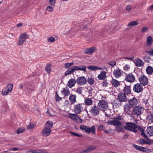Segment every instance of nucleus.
Instances as JSON below:
<instances>
[{
    "mask_svg": "<svg viewBox=\"0 0 153 153\" xmlns=\"http://www.w3.org/2000/svg\"><path fill=\"white\" fill-rule=\"evenodd\" d=\"M138 25V23H137V21H132V22H130L128 24V27L130 26H134L136 25Z\"/></svg>",
    "mask_w": 153,
    "mask_h": 153,
    "instance_id": "obj_40",
    "label": "nucleus"
},
{
    "mask_svg": "<svg viewBox=\"0 0 153 153\" xmlns=\"http://www.w3.org/2000/svg\"><path fill=\"white\" fill-rule=\"evenodd\" d=\"M137 126L134 123L131 122H126V125L124 126L125 129L129 131H132L134 133L137 132L136 128Z\"/></svg>",
    "mask_w": 153,
    "mask_h": 153,
    "instance_id": "obj_2",
    "label": "nucleus"
},
{
    "mask_svg": "<svg viewBox=\"0 0 153 153\" xmlns=\"http://www.w3.org/2000/svg\"><path fill=\"white\" fill-rule=\"evenodd\" d=\"M25 129L24 128H18L17 131V134H20L23 132Z\"/></svg>",
    "mask_w": 153,
    "mask_h": 153,
    "instance_id": "obj_45",
    "label": "nucleus"
},
{
    "mask_svg": "<svg viewBox=\"0 0 153 153\" xmlns=\"http://www.w3.org/2000/svg\"><path fill=\"white\" fill-rule=\"evenodd\" d=\"M104 128V126L102 125H100L98 127V129L100 131H102L103 130Z\"/></svg>",
    "mask_w": 153,
    "mask_h": 153,
    "instance_id": "obj_57",
    "label": "nucleus"
},
{
    "mask_svg": "<svg viewBox=\"0 0 153 153\" xmlns=\"http://www.w3.org/2000/svg\"><path fill=\"white\" fill-rule=\"evenodd\" d=\"M87 126L85 125H81L80 127V128L82 129V130H83L85 129V128Z\"/></svg>",
    "mask_w": 153,
    "mask_h": 153,
    "instance_id": "obj_62",
    "label": "nucleus"
},
{
    "mask_svg": "<svg viewBox=\"0 0 153 153\" xmlns=\"http://www.w3.org/2000/svg\"><path fill=\"white\" fill-rule=\"evenodd\" d=\"M123 91L126 94H130L131 93L130 87L129 86L126 85L124 88Z\"/></svg>",
    "mask_w": 153,
    "mask_h": 153,
    "instance_id": "obj_30",
    "label": "nucleus"
},
{
    "mask_svg": "<svg viewBox=\"0 0 153 153\" xmlns=\"http://www.w3.org/2000/svg\"><path fill=\"white\" fill-rule=\"evenodd\" d=\"M146 53L150 56L153 55V48L151 49L150 50H147L146 51Z\"/></svg>",
    "mask_w": 153,
    "mask_h": 153,
    "instance_id": "obj_46",
    "label": "nucleus"
},
{
    "mask_svg": "<svg viewBox=\"0 0 153 153\" xmlns=\"http://www.w3.org/2000/svg\"><path fill=\"white\" fill-rule=\"evenodd\" d=\"M74 71H86V67L84 65H81L79 66H73Z\"/></svg>",
    "mask_w": 153,
    "mask_h": 153,
    "instance_id": "obj_22",
    "label": "nucleus"
},
{
    "mask_svg": "<svg viewBox=\"0 0 153 153\" xmlns=\"http://www.w3.org/2000/svg\"><path fill=\"white\" fill-rule=\"evenodd\" d=\"M87 152H88L93 151L96 149V147L94 146H89L88 148H87Z\"/></svg>",
    "mask_w": 153,
    "mask_h": 153,
    "instance_id": "obj_44",
    "label": "nucleus"
},
{
    "mask_svg": "<svg viewBox=\"0 0 153 153\" xmlns=\"http://www.w3.org/2000/svg\"><path fill=\"white\" fill-rule=\"evenodd\" d=\"M130 66L128 65L127 64L123 67V69L124 70L127 71L130 68Z\"/></svg>",
    "mask_w": 153,
    "mask_h": 153,
    "instance_id": "obj_54",
    "label": "nucleus"
},
{
    "mask_svg": "<svg viewBox=\"0 0 153 153\" xmlns=\"http://www.w3.org/2000/svg\"><path fill=\"white\" fill-rule=\"evenodd\" d=\"M107 123L108 124L115 126L116 127L117 126L121 125V122L118 120H116L114 118L113 120L108 121L107 122Z\"/></svg>",
    "mask_w": 153,
    "mask_h": 153,
    "instance_id": "obj_17",
    "label": "nucleus"
},
{
    "mask_svg": "<svg viewBox=\"0 0 153 153\" xmlns=\"http://www.w3.org/2000/svg\"><path fill=\"white\" fill-rule=\"evenodd\" d=\"M116 130L118 132H120L124 131V128L123 126H121V125L117 126L116 127Z\"/></svg>",
    "mask_w": 153,
    "mask_h": 153,
    "instance_id": "obj_36",
    "label": "nucleus"
},
{
    "mask_svg": "<svg viewBox=\"0 0 153 153\" xmlns=\"http://www.w3.org/2000/svg\"><path fill=\"white\" fill-rule=\"evenodd\" d=\"M28 37V35L26 33L21 34L19 38L18 45H21L23 44L25 41L26 39Z\"/></svg>",
    "mask_w": 153,
    "mask_h": 153,
    "instance_id": "obj_8",
    "label": "nucleus"
},
{
    "mask_svg": "<svg viewBox=\"0 0 153 153\" xmlns=\"http://www.w3.org/2000/svg\"><path fill=\"white\" fill-rule=\"evenodd\" d=\"M111 83L113 86L115 87H117L119 85L120 83L117 80L113 79L111 81Z\"/></svg>",
    "mask_w": 153,
    "mask_h": 153,
    "instance_id": "obj_34",
    "label": "nucleus"
},
{
    "mask_svg": "<svg viewBox=\"0 0 153 153\" xmlns=\"http://www.w3.org/2000/svg\"><path fill=\"white\" fill-rule=\"evenodd\" d=\"M138 142L140 143L142 145L149 144L148 141L145 140L143 139H140L139 140Z\"/></svg>",
    "mask_w": 153,
    "mask_h": 153,
    "instance_id": "obj_42",
    "label": "nucleus"
},
{
    "mask_svg": "<svg viewBox=\"0 0 153 153\" xmlns=\"http://www.w3.org/2000/svg\"><path fill=\"white\" fill-rule=\"evenodd\" d=\"M85 102L86 105H90L92 104L93 101L91 98L87 97L85 99Z\"/></svg>",
    "mask_w": 153,
    "mask_h": 153,
    "instance_id": "obj_32",
    "label": "nucleus"
},
{
    "mask_svg": "<svg viewBox=\"0 0 153 153\" xmlns=\"http://www.w3.org/2000/svg\"><path fill=\"white\" fill-rule=\"evenodd\" d=\"M35 127V125L33 124H30L28 126L27 128L29 129H31Z\"/></svg>",
    "mask_w": 153,
    "mask_h": 153,
    "instance_id": "obj_53",
    "label": "nucleus"
},
{
    "mask_svg": "<svg viewBox=\"0 0 153 153\" xmlns=\"http://www.w3.org/2000/svg\"><path fill=\"white\" fill-rule=\"evenodd\" d=\"M55 41L54 38L53 37H49L48 39V41L49 42H53Z\"/></svg>",
    "mask_w": 153,
    "mask_h": 153,
    "instance_id": "obj_47",
    "label": "nucleus"
},
{
    "mask_svg": "<svg viewBox=\"0 0 153 153\" xmlns=\"http://www.w3.org/2000/svg\"><path fill=\"white\" fill-rule=\"evenodd\" d=\"M131 6L130 5L128 4L126 7V10H129L131 8Z\"/></svg>",
    "mask_w": 153,
    "mask_h": 153,
    "instance_id": "obj_59",
    "label": "nucleus"
},
{
    "mask_svg": "<svg viewBox=\"0 0 153 153\" xmlns=\"http://www.w3.org/2000/svg\"><path fill=\"white\" fill-rule=\"evenodd\" d=\"M47 10L50 12H52L53 10V9L52 7L50 6H48L47 7Z\"/></svg>",
    "mask_w": 153,
    "mask_h": 153,
    "instance_id": "obj_56",
    "label": "nucleus"
},
{
    "mask_svg": "<svg viewBox=\"0 0 153 153\" xmlns=\"http://www.w3.org/2000/svg\"><path fill=\"white\" fill-rule=\"evenodd\" d=\"M128 103L132 106H135L138 103V101L137 98L133 97L132 99H129L128 100Z\"/></svg>",
    "mask_w": 153,
    "mask_h": 153,
    "instance_id": "obj_21",
    "label": "nucleus"
},
{
    "mask_svg": "<svg viewBox=\"0 0 153 153\" xmlns=\"http://www.w3.org/2000/svg\"><path fill=\"white\" fill-rule=\"evenodd\" d=\"M106 72L104 71L101 72L98 76V79L100 80L105 79L106 78Z\"/></svg>",
    "mask_w": 153,
    "mask_h": 153,
    "instance_id": "obj_25",
    "label": "nucleus"
},
{
    "mask_svg": "<svg viewBox=\"0 0 153 153\" xmlns=\"http://www.w3.org/2000/svg\"><path fill=\"white\" fill-rule=\"evenodd\" d=\"M139 81L141 85L144 86L146 85L148 82L147 78L144 75L140 76L139 78Z\"/></svg>",
    "mask_w": 153,
    "mask_h": 153,
    "instance_id": "obj_12",
    "label": "nucleus"
},
{
    "mask_svg": "<svg viewBox=\"0 0 153 153\" xmlns=\"http://www.w3.org/2000/svg\"><path fill=\"white\" fill-rule=\"evenodd\" d=\"M95 51V48L91 47L89 48L86 49L85 51V53L89 55L92 54Z\"/></svg>",
    "mask_w": 153,
    "mask_h": 153,
    "instance_id": "obj_28",
    "label": "nucleus"
},
{
    "mask_svg": "<svg viewBox=\"0 0 153 153\" xmlns=\"http://www.w3.org/2000/svg\"><path fill=\"white\" fill-rule=\"evenodd\" d=\"M82 108L81 105L78 104L74 105V110L76 114H79L82 111Z\"/></svg>",
    "mask_w": 153,
    "mask_h": 153,
    "instance_id": "obj_19",
    "label": "nucleus"
},
{
    "mask_svg": "<svg viewBox=\"0 0 153 153\" xmlns=\"http://www.w3.org/2000/svg\"><path fill=\"white\" fill-rule=\"evenodd\" d=\"M102 85L106 87L108 85V83L105 81H103L102 82Z\"/></svg>",
    "mask_w": 153,
    "mask_h": 153,
    "instance_id": "obj_61",
    "label": "nucleus"
},
{
    "mask_svg": "<svg viewBox=\"0 0 153 153\" xmlns=\"http://www.w3.org/2000/svg\"><path fill=\"white\" fill-rule=\"evenodd\" d=\"M55 98L56 101L57 102H59L62 100V98L59 97V95L57 94L56 92V93Z\"/></svg>",
    "mask_w": 153,
    "mask_h": 153,
    "instance_id": "obj_48",
    "label": "nucleus"
},
{
    "mask_svg": "<svg viewBox=\"0 0 153 153\" xmlns=\"http://www.w3.org/2000/svg\"><path fill=\"white\" fill-rule=\"evenodd\" d=\"M56 0H49V3L51 5H54L56 3Z\"/></svg>",
    "mask_w": 153,
    "mask_h": 153,
    "instance_id": "obj_55",
    "label": "nucleus"
},
{
    "mask_svg": "<svg viewBox=\"0 0 153 153\" xmlns=\"http://www.w3.org/2000/svg\"><path fill=\"white\" fill-rule=\"evenodd\" d=\"M68 117L77 123L80 124L82 122V120L76 114L70 113L69 114Z\"/></svg>",
    "mask_w": 153,
    "mask_h": 153,
    "instance_id": "obj_3",
    "label": "nucleus"
},
{
    "mask_svg": "<svg viewBox=\"0 0 153 153\" xmlns=\"http://www.w3.org/2000/svg\"><path fill=\"white\" fill-rule=\"evenodd\" d=\"M69 99L71 104H74L76 101V96L75 95L71 94L70 95Z\"/></svg>",
    "mask_w": 153,
    "mask_h": 153,
    "instance_id": "obj_33",
    "label": "nucleus"
},
{
    "mask_svg": "<svg viewBox=\"0 0 153 153\" xmlns=\"http://www.w3.org/2000/svg\"><path fill=\"white\" fill-rule=\"evenodd\" d=\"M148 119L152 123H153V114H151L148 116Z\"/></svg>",
    "mask_w": 153,
    "mask_h": 153,
    "instance_id": "obj_52",
    "label": "nucleus"
},
{
    "mask_svg": "<svg viewBox=\"0 0 153 153\" xmlns=\"http://www.w3.org/2000/svg\"><path fill=\"white\" fill-rule=\"evenodd\" d=\"M98 106L100 110L105 111L108 108V103L105 100H100L98 103Z\"/></svg>",
    "mask_w": 153,
    "mask_h": 153,
    "instance_id": "obj_5",
    "label": "nucleus"
},
{
    "mask_svg": "<svg viewBox=\"0 0 153 153\" xmlns=\"http://www.w3.org/2000/svg\"><path fill=\"white\" fill-rule=\"evenodd\" d=\"M34 153H42V151L40 150H34Z\"/></svg>",
    "mask_w": 153,
    "mask_h": 153,
    "instance_id": "obj_63",
    "label": "nucleus"
},
{
    "mask_svg": "<svg viewBox=\"0 0 153 153\" xmlns=\"http://www.w3.org/2000/svg\"><path fill=\"white\" fill-rule=\"evenodd\" d=\"M125 79L128 82H132L135 80V78L134 76L130 73L126 76Z\"/></svg>",
    "mask_w": 153,
    "mask_h": 153,
    "instance_id": "obj_18",
    "label": "nucleus"
},
{
    "mask_svg": "<svg viewBox=\"0 0 153 153\" xmlns=\"http://www.w3.org/2000/svg\"><path fill=\"white\" fill-rule=\"evenodd\" d=\"M146 132L147 134L149 135L150 136H153V126L148 127Z\"/></svg>",
    "mask_w": 153,
    "mask_h": 153,
    "instance_id": "obj_24",
    "label": "nucleus"
},
{
    "mask_svg": "<svg viewBox=\"0 0 153 153\" xmlns=\"http://www.w3.org/2000/svg\"><path fill=\"white\" fill-rule=\"evenodd\" d=\"M82 88L79 87L76 90V92L79 94H81L82 92Z\"/></svg>",
    "mask_w": 153,
    "mask_h": 153,
    "instance_id": "obj_49",
    "label": "nucleus"
},
{
    "mask_svg": "<svg viewBox=\"0 0 153 153\" xmlns=\"http://www.w3.org/2000/svg\"><path fill=\"white\" fill-rule=\"evenodd\" d=\"M122 73L123 71L119 68L116 69L113 72V75L116 78L120 77L122 75Z\"/></svg>",
    "mask_w": 153,
    "mask_h": 153,
    "instance_id": "obj_15",
    "label": "nucleus"
},
{
    "mask_svg": "<svg viewBox=\"0 0 153 153\" xmlns=\"http://www.w3.org/2000/svg\"><path fill=\"white\" fill-rule=\"evenodd\" d=\"M51 65L49 63L47 64L46 65L45 70L48 73H50L51 71Z\"/></svg>",
    "mask_w": 153,
    "mask_h": 153,
    "instance_id": "obj_39",
    "label": "nucleus"
},
{
    "mask_svg": "<svg viewBox=\"0 0 153 153\" xmlns=\"http://www.w3.org/2000/svg\"><path fill=\"white\" fill-rule=\"evenodd\" d=\"M74 62H72L71 63H67L65 64V68H68L70 67L73 65Z\"/></svg>",
    "mask_w": 153,
    "mask_h": 153,
    "instance_id": "obj_43",
    "label": "nucleus"
},
{
    "mask_svg": "<svg viewBox=\"0 0 153 153\" xmlns=\"http://www.w3.org/2000/svg\"><path fill=\"white\" fill-rule=\"evenodd\" d=\"M142 102L148 107L150 106L152 108H153V97H150L147 100L144 99L143 100Z\"/></svg>",
    "mask_w": 153,
    "mask_h": 153,
    "instance_id": "obj_10",
    "label": "nucleus"
},
{
    "mask_svg": "<svg viewBox=\"0 0 153 153\" xmlns=\"http://www.w3.org/2000/svg\"><path fill=\"white\" fill-rule=\"evenodd\" d=\"M133 62L135 65L137 67H142L144 65V62L143 61L139 58L135 59L133 61Z\"/></svg>",
    "mask_w": 153,
    "mask_h": 153,
    "instance_id": "obj_16",
    "label": "nucleus"
},
{
    "mask_svg": "<svg viewBox=\"0 0 153 153\" xmlns=\"http://www.w3.org/2000/svg\"><path fill=\"white\" fill-rule=\"evenodd\" d=\"M125 58L128 60L133 61L134 57V56H132L130 57H125Z\"/></svg>",
    "mask_w": 153,
    "mask_h": 153,
    "instance_id": "obj_60",
    "label": "nucleus"
},
{
    "mask_svg": "<svg viewBox=\"0 0 153 153\" xmlns=\"http://www.w3.org/2000/svg\"><path fill=\"white\" fill-rule=\"evenodd\" d=\"M100 110L98 106H94L91 107L89 112L92 116H96L99 114Z\"/></svg>",
    "mask_w": 153,
    "mask_h": 153,
    "instance_id": "obj_6",
    "label": "nucleus"
},
{
    "mask_svg": "<svg viewBox=\"0 0 153 153\" xmlns=\"http://www.w3.org/2000/svg\"><path fill=\"white\" fill-rule=\"evenodd\" d=\"M140 84H135L133 87L134 91L137 93H139L142 92L143 90V88Z\"/></svg>",
    "mask_w": 153,
    "mask_h": 153,
    "instance_id": "obj_13",
    "label": "nucleus"
},
{
    "mask_svg": "<svg viewBox=\"0 0 153 153\" xmlns=\"http://www.w3.org/2000/svg\"><path fill=\"white\" fill-rule=\"evenodd\" d=\"M34 150H30L26 152V153H34Z\"/></svg>",
    "mask_w": 153,
    "mask_h": 153,
    "instance_id": "obj_64",
    "label": "nucleus"
},
{
    "mask_svg": "<svg viewBox=\"0 0 153 153\" xmlns=\"http://www.w3.org/2000/svg\"><path fill=\"white\" fill-rule=\"evenodd\" d=\"M137 128L138 130L141 132V136L144 137L146 139H148V137L145 134L144 130L140 126H139Z\"/></svg>",
    "mask_w": 153,
    "mask_h": 153,
    "instance_id": "obj_31",
    "label": "nucleus"
},
{
    "mask_svg": "<svg viewBox=\"0 0 153 153\" xmlns=\"http://www.w3.org/2000/svg\"><path fill=\"white\" fill-rule=\"evenodd\" d=\"M147 73L149 75H151L153 72V69L152 67L149 66L146 68Z\"/></svg>",
    "mask_w": 153,
    "mask_h": 153,
    "instance_id": "obj_35",
    "label": "nucleus"
},
{
    "mask_svg": "<svg viewBox=\"0 0 153 153\" xmlns=\"http://www.w3.org/2000/svg\"><path fill=\"white\" fill-rule=\"evenodd\" d=\"M79 152L80 153H88L87 152V149H85L82 150H80L79 151Z\"/></svg>",
    "mask_w": 153,
    "mask_h": 153,
    "instance_id": "obj_58",
    "label": "nucleus"
},
{
    "mask_svg": "<svg viewBox=\"0 0 153 153\" xmlns=\"http://www.w3.org/2000/svg\"><path fill=\"white\" fill-rule=\"evenodd\" d=\"M87 81L91 85H93L94 82V79L91 77H88L87 79Z\"/></svg>",
    "mask_w": 153,
    "mask_h": 153,
    "instance_id": "obj_38",
    "label": "nucleus"
},
{
    "mask_svg": "<svg viewBox=\"0 0 153 153\" xmlns=\"http://www.w3.org/2000/svg\"><path fill=\"white\" fill-rule=\"evenodd\" d=\"M13 87V85L12 84H8L6 87L3 88L2 90L3 95H6L10 93L12 90Z\"/></svg>",
    "mask_w": 153,
    "mask_h": 153,
    "instance_id": "obj_7",
    "label": "nucleus"
},
{
    "mask_svg": "<svg viewBox=\"0 0 153 153\" xmlns=\"http://www.w3.org/2000/svg\"><path fill=\"white\" fill-rule=\"evenodd\" d=\"M117 100L120 102H124L127 101L128 98L125 94L120 92L118 95Z\"/></svg>",
    "mask_w": 153,
    "mask_h": 153,
    "instance_id": "obj_9",
    "label": "nucleus"
},
{
    "mask_svg": "<svg viewBox=\"0 0 153 153\" xmlns=\"http://www.w3.org/2000/svg\"><path fill=\"white\" fill-rule=\"evenodd\" d=\"M132 107L128 103H126L123 106L124 112L126 113H128Z\"/></svg>",
    "mask_w": 153,
    "mask_h": 153,
    "instance_id": "obj_26",
    "label": "nucleus"
},
{
    "mask_svg": "<svg viewBox=\"0 0 153 153\" xmlns=\"http://www.w3.org/2000/svg\"><path fill=\"white\" fill-rule=\"evenodd\" d=\"M148 29V28L147 27L144 26L142 28L141 31L142 33H144L147 31Z\"/></svg>",
    "mask_w": 153,
    "mask_h": 153,
    "instance_id": "obj_50",
    "label": "nucleus"
},
{
    "mask_svg": "<svg viewBox=\"0 0 153 153\" xmlns=\"http://www.w3.org/2000/svg\"><path fill=\"white\" fill-rule=\"evenodd\" d=\"M107 64L113 67L116 65V61L112 60L108 62H107Z\"/></svg>",
    "mask_w": 153,
    "mask_h": 153,
    "instance_id": "obj_41",
    "label": "nucleus"
},
{
    "mask_svg": "<svg viewBox=\"0 0 153 153\" xmlns=\"http://www.w3.org/2000/svg\"><path fill=\"white\" fill-rule=\"evenodd\" d=\"M143 107L140 105L134 107L132 110L133 114L137 116L141 115L143 113Z\"/></svg>",
    "mask_w": 153,
    "mask_h": 153,
    "instance_id": "obj_4",
    "label": "nucleus"
},
{
    "mask_svg": "<svg viewBox=\"0 0 153 153\" xmlns=\"http://www.w3.org/2000/svg\"><path fill=\"white\" fill-rule=\"evenodd\" d=\"M61 93L65 97L68 96L70 93L69 89L67 87L63 88L61 91Z\"/></svg>",
    "mask_w": 153,
    "mask_h": 153,
    "instance_id": "obj_20",
    "label": "nucleus"
},
{
    "mask_svg": "<svg viewBox=\"0 0 153 153\" xmlns=\"http://www.w3.org/2000/svg\"><path fill=\"white\" fill-rule=\"evenodd\" d=\"M76 82V80L74 79H71L68 81L67 86L69 88H71L73 87Z\"/></svg>",
    "mask_w": 153,
    "mask_h": 153,
    "instance_id": "obj_23",
    "label": "nucleus"
},
{
    "mask_svg": "<svg viewBox=\"0 0 153 153\" xmlns=\"http://www.w3.org/2000/svg\"><path fill=\"white\" fill-rule=\"evenodd\" d=\"M86 82L87 80L84 76H79L76 79L77 83L80 85H84Z\"/></svg>",
    "mask_w": 153,
    "mask_h": 153,
    "instance_id": "obj_11",
    "label": "nucleus"
},
{
    "mask_svg": "<svg viewBox=\"0 0 153 153\" xmlns=\"http://www.w3.org/2000/svg\"><path fill=\"white\" fill-rule=\"evenodd\" d=\"M74 71V69L73 68V67H72L71 68L69 69L67 71H66L65 73V76H67L69 74H71V73H73Z\"/></svg>",
    "mask_w": 153,
    "mask_h": 153,
    "instance_id": "obj_37",
    "label": "nucleus"
},
{
    "mask_svg": "<svg viewBox=\"0 0 153 153\" xmlns=\"http://www.w3.org/2000/svg\"><path fill=\"white\" fill-rule=\"evenodd\" d=\"M53 123L51 121H48L46 122L44 126V128L41 132V134L44 137L49 136L51 132V129L53 126Z\"/></svg>",
    "mask_w": 153,
    "mask_h": 153,
    "instance_id": "obj_1",
    "label": "nucleus"
},
{
    "mask_svg": "<svg viewBox=\"0 0 153 153\" xmlns=\"http://www.w3.org/2000/svg\"><path fill=\"white\" fill-rule=\"evenodd\" d=\"M147 45L148 47H150L153 43V40L151 36H148L146 39Z\"/></svg>",
    "mask_w": 153,
    "mask_h": 153,
    "instance_id": "obj_27",
    "label": "nucleus"
},
{
    "mask_svg": "<svg viewBox=\"0 0 153 153\" xmlns=\"http://www.w3.org/2000/svg\"><path fill=\"white\" fill-rule=\"evenodd\" d=\"M114 118L119 121V120H121L123 119V117L122 116H118L114 117Z\"/></svg>",
    "mask_w": 153,
    "mask_h": 153,
    "instance_id": "obj_51",
    "label": "nucleus"
},
{
    "mask_svg": "<svg viewBox=\"0 0 153 153\" xmlns=\"http://www.w3.org/2000/svg\"><path fill=\"white\" fill-rule=\"evenodd\" d=\"M87 68L92 71H94L97 70H102V68L94 65H90L87 67Z\"/></svg>",
    "mask_w": 153,
    "mask_h": 153,
    "instance_id": "obj_29",
    "label": "nucleus"
},
{
    "mask_svg": "<svg viewBox=\"0 0 153 153\" xmlns=\"http://www.w3.org/2000/svg\"><path fill=\"white\" fill-rule=\"evenodd\" d=\"M84 130L88 134L91 133L92 134H95L96 133V129L94 126H92L90 128L87 126Z\"/></svg>",
    "mask_w": 153,
    "mask_h": 153,
    "instance_id": "obj_14",
    "label": "nucleus"
}]
</instances>
